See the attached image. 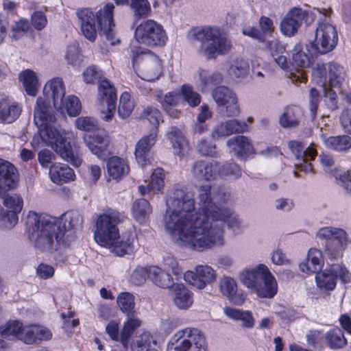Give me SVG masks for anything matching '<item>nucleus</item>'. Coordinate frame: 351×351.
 <instances>
[{"instance_id": "obj_58", "label": "nucleus", "mask_w": 351, "mask_h": 351, "mask_svg": "<svg viewBox=\"0 0 351 351\" xmlns=\"http://www.w3.org/2000/svg\"><path fill=\"white\" fill-rule=\"evenodd\" d=\"M64 106L70 117L78 115L82 108L80 99L74 95H69L66 98Z\"/></svg>"}, {"instance_id": "obj_50", "label": "nucleus", "mask_w": 351, "mask_h": 351, "mask_svg": "<svg viewBox=\"0 0 351 351\" xmlns=\"http://www.w3.org/2000/svg\"><path fill=\"white\" fill-rule=\"evenodd\" d=\"M117 302L120 310L126 315L136 312L135 310V297L131 293H121L117 296Z\"/></svg>"}, {"instance_id": "obj_49", "label": "nucleus", "mask_w": 351, "mask_h": 351, "mask_svg": "<svg viewBox=\"0 0 351 351\" xmlns=\"http://www.w3.org/2000/svg\"><path fill=\"white\" fill-rule=\"evenodd\" d=\"M26 93L35 96L38 90V79L35 73L29 69L22 71L19 75Z\"/></svg>"}, {"instance_id": "obj_19", "label": "nucleus", "mask_w": 351, "mask_h": 351, "mask_svg": "<svg viewBox=\"0 0 351 351\" xmlns=\"http://www.w3.org/2000/svg\"><path fill=\"white\" fill-rule=\"evenodd\" d=\"M6 192L0 197L3 199V202L10 210L5 211L0 207V220L8 221L10 225H14L18 222V215L23 208V199L16 194L12 195H5Z\"/></svg>"}, {"instance_id": "obj_22", "label": "nucleus", "mask_w": 351, "mask_h": 351, "mask_svg": "<svg viewBox=\"0 0 351 351\" xmlns=\"http://www.w3.org/2000/svg\"><path fill=\"white\" fill-rule=\"evenodd\" d=\"M158 134V129L152 128L147 135L144 136L137 142L134 154L138 162L141 166L149 162V153L156 142Z\"/></svg>"}, {"instance_id": "obj_15", "label": "nucleus", "mask_w": 351, "mask_h": 351, "mask_svg": "<svg viewBox=\"0 0 351 351\" xmlns=\"http://www.w3.org/2000/svg\"><path fill=\"white\" fill-rule=\"evenodd\" d=\"M114 8V6L112 3H108L96 14L99 34L104 36L112 45L119 42V40L115 38V25L113 19Z\"/></svg>"}, {"instance_id": "obj_57", "label": "nucleus", "mask_w": 351, "mask_h": 351, "mask_svg": "<svg viewBox=\"0 0 351 351\" xmlns=\"http://www.w3.org/2000/svg\"><path fill=\"white\" fill-rule=\"evenodd\" d=\"M140 117L147 119L153 125V128L158 129L160 117V112L158 109L153 106L145 107L142 110Z\"/></svg>"}, {"instance_id": "obj_40", "label": "nucleus", "mask_w": 351, "mask_h": 351, "mask_svg": "<svg viewBox=\"0 0 351 351\" xmlns=\"http://www.w3.org/2000/svg\"><path fill=\"white\" fill-rule=\"evenodd\" d=\"M264 271H267V266L260 264L256 267L243 269L239 274V279L244 285L253 290Z\"/></svg>"}, {"instance_id": "obj_18", "label": "nucleus", "mask_w": 351, "mask_h": 351, "mask_svg": "<svg viewBox=\"0 0 351 351\" xmlns=\"http://www.w3.org/2000/svg\"><path fill=\"white\" fill-rule=\"evenodd\" d=\"M195 271H187L184 274V280L196 287L202 289L206 284L211 283L216 278L215 271L208 265H197Z\"/></svg>"}, {"instance_id": "obj_52", "label": "nucleus", "mask_w": 351, "mask_h": 351, "mask_svg": "<svg viewBox=\"0 0 351 351\" xmlns=\"http://www.w3.org/2000/svg\"><path fill=\"white\" fill-rule=\"evenodd\" d=\"M180 97L184 102L187 103L191 107H196L201 102L200 95L195 91L189 85L184 84L180 88Z\"/></svg>"}, {"instance_id": "obj_41", "label": "nucleus", "mask_w": 351, "mask_h": 351, "mask_svg": "<svg viewBox=\"0 0 351 351\" xmlns=\"http://www.w3.org/2000/svg\"><path fill=\"white\" fill-rule=\"evenodd\" d=\"M173 300L178 308L187 309L193 304V294L184 285L178 284L173 289Z\"/></svg>"}, {"instance_id": "obj_35", "label": "nucleus", "mask_w": 351, "mask_h": 351, "mask_svg": "<svg viewBox=\"0 0 351 351\" xmlns=\"http://www.w3.org/2000/svg\"><path fill=\"white\" fill-rule=\"evenodd\" d=\"M302 117L303 112L299 106H289L280 116L279 123L284 128H294L300 125Z\"/></svg>"}, {"instance_id": "obj_9", "label": "nucleus", "mask_w": 351, "mask_h": 351, "mask_svg": "<svg viewBox=\"0 0 351 351\" xmlns=\"http://www.w3.org/2000/svg\"><path fill=\"white\" fill-rule=\"evenodd\" d=\"M134 38L138 43L149 47H162L167 40L162 25L152 19L146 20L136 27Z\"/></svg>"}, {"instance_id": "obj_61", "label": "nucleus", "mask_w": 351, "mask_h": 351, "mask_svg": "<svg viewBox=\"0 0 351 351\" xmlns=\"http://www.w3.org/2000/svg\"><path fill=\"white\" fill-rule=\"evenodd\" d=\"M76 128L83 131H93L97 128V121L90 117H80L75 121Z\"/></svg>"}, {"instance_id": "obj_33", "label": "nucleus", "mask_w": 351, "mask_h": 351, "mask_svg": "<svg viewBox=\"0 0 351 351\" xmlns=\"http://www.w3.org/2000/svg\"><path fill=\"white\" fill-rule=\"evenodd\" d=\"M51 337L52 332L49 328L43 326H29L24 327L22 341L27 344L38 343Z\"/></svg>"}, {"instance_id": "obj_43", "label": "nucleus", "mask_w": 351, "mask_h": 351, "mask_svg": "<svg viewBox=\"0 0 351 351\" xmlns=\"http://www.w3.org/2000/svg\"><path fill=\"white\" fill-rule=\"evenodd\" d=\"M324 144L329 149L338 152H346L351 148V137L348 135L330 136L321 135Z\"/></svg>"}, {"instance_id": "obj_47", "label": "nucleus", "mask_w": 351, "mask_h": 351, "mask_svg": "<svg viewBox=\"0 0 351 351\" xmlns=\"http://www.w3.org/2000/svg\"><path fill=\"white\" fill-rule=\"evenodd\" d=\"M218 179L237 180L242 175V169L235 162H224L221 164L219 162Z\"/></svg>"}, {"instance_id": "obj_31", "label": "nucleus", "mask_w": 351, "mask_h": 351, "mask_svg": "<svg viewBox=\"0 0 351 351\" xmlns=\"http://www.w3.org/2000/svg\"><path fill=\"white\" fill-rule=\"evenodd\" d=\"M56 222L60 229H64V237L70 239L72 230H80L82 227V217L77 211L67 212L59 219L56 218Z\"/></svg>"}, {"instance_id": "obj_55", "label": "nucleus", "mask_w": 351, "mask_h": 351, "mask_svg": "<svg viewBox=\"0 0 351 351\" xmlns=\"http://www.w3.org/2000/svg\"><path fill=\"white\" fill-rule=\"evenodd\" d=\"M165 172L162 168H156L151 176L150 182L147 184L149 190L154 193L159 192L165 185Z\"/></svg>"}, {"instance_id": "obj_2", "label": "nucleus", "mask_w": 351, "mask_h": 351, "mask_svg": "<svg viewBox=\"0 0 351 351\" xmlns=\"http://www.w3.org/2000/svg\"><path fill=\"white\" fill-rule=\"evenodd\" d=\"M38 102V107L34 109V122L40 138L47 145L51 146L63 160L75 167H80L82 160L73 152L70 143L66 142L62 133L53 126L56 121L54 110L49 106H45L41 99Z\"/></svg>"}, {"instance_id": "obj_4", "label": "nucleus", "mask_w": 351, "mask_h": 351, "mask_svg": "<svg viewBox=\"0 0 351 351\" xmlns=\"http://www.w3.org/2000/svg\"><path fill=\"white\" fill-rule=\"evenodd\" d=\"M123 221V216L114 210H108L98 216L94 232L95 241L102 247L110 248L119 238L118 225Z\"/></svg>"}, {"instance_id": "obj_26", "label": "nucleus", "mask_w": 351, "mask_h": 351, "mask_svg": "<svg viewBox=\"0 0 351 351\" xmlns=\"http://www.w3.org/2000/svg\"><path fill=\"white\" fill-rule=\"evenodd\" d=\"M302 9L291 8L285 16L280 24V32L285 36L291 37L296 34L301 24Z\"/></svg>"}, {"instance_id": "obj_20", "label": "nucleus", "mask_w": 351, "mask_h": 351, "mask_svg": "<svg viewBox=\"0 0 351 351\" xmlns=\"http://www.w3.org/2000/svg\"><path fill=\"white\" fill-rule=\"evenodd\" d=\"M247 123L244 121L230 119L213 127L210 136L215 140L226 138L232 134H242L247 130Z\"/></svg>"}, {"instance_id": "obj_29", "label": "nucleus", "mask_w": 351, "mask_h": 351, "mask_svg": "<svg viewBox=\"0 0 351 351\" xmlns=\"http://www.w3.org/2000/svg\"><path fill=\"white\" fill-rule=\"evenodd\" d=\"M21 111L18 103L11 101L5 95H0V123H13L19 118Z\"/></svg>"}, {"instance_id": "obj_10", "label": "nucleus", "mask_w": 351, "mask_h": 351, "mask_svg": "<svg viewBox=\"0 0 351 351\" xmlns=\"http://www.w3.org/2000/svg\"><path fill=\"white\" fill-rule=\"evenodd\" d=\"M338 36L335 27L328 23H319L315 38L310 41L309 47L314 53L325 54L337 45Z\"/></svg>"}, {"instance_id": "obj_63", "label": "nucleus", "mask_w": 351, "mask_h": 351, "mask_svg": "<svg viewBox=\"0 0 351 351\" xmlns=\"http://www.w3.org/2000/svg\"><path fill=\"white\" fill-rule=\"evenodd\" d=\"M149 278L148 267H137L131 275V282L135 285H141Z\"/></svg>"}, {"instance_id": "obj_42", "label": "nucleus", "mask_w": 351, "mask_h": 351, "mask_svg": "<svg viewBox=\"0 0 351 351\" xmlns=\"http://www.w3.org/2000/svg\"><path fill=\"white\" fill-rule=\"evenodd\" d=\"M107 171L110 177L114 180H120L129 172V167L122 158L113 156L107 163Z\"/></svg>"}, {"instance_id": "obj_13", "label": "nucleus", "mask_w": 351, "mask_h": 351, "mask_svg": "<svg viewBox=\"0 0 351 351\" xmlns=\"http://www.w3.org/2000/svg\"><path fill=\"white\" fill-rule=\"evenodd\" d=\"M213 98L219 107L225 108L224 114L228 117H236L240 114L236 94L226 86H220L213 90Z\"/></svg>"}, {"instance_id": "obj_5", "label": "nucleus", "mask_w": 351, "mask_h": 351, "mask_svg": "<svg viewBox=\"0 0 351 351\" xmlns=\"http://www.w3.org/2000/svg\"><path fill=\"white\" fill-rule=\"evenodd\" d=\"M194 39L208 45L204 49V54L208 59H213L217 55L227 53L231 48V43L219 29L206 27L193 32Z\"/></svg>"}, {"instance_id": "obj_27", "label": "nucleus", "mask_w": 351, "mask_h": 351, "mask_svg": "<svg viewBox=\"0 0 351 351\" xmlns=\"http://www.w3.org/2000/svg\"><path fill=\"white\" fill-rule=\"evenodd\" d=\"M83 141L90 152L98 158L102 157L103 152L110 143L109 137L104 130H98L93 135L84 134Z\"/></svg>"}, {"instance_id": "obj_44", "label": "nucleus", "mask_w": 351, "mask_h": 351, "mask_svg": "<svg viewBox=\"0 0 351 351\" xmlns=\"http://www.w3.org/2000/svg\"><path fill=\"white\" fill-rule=\"evenodd\" d=\"M249 71L247 62L241 58L231 59L228 62V74L232 77H244Z\"/></svg>"}, {"instance_id": "obj_38", "label": "nucleus", "mask_w": 351, "mask_h": 351, "mask_svg": "<svg viewBox=\"0 0 351 351\" xmlns=\"http://www.w3.org/2000/svg\"><path fill=\"white\" fill-rule=\"evenodd\" d=\"M149 278L156 286L162 289L171 288L174 285L173 278L157 266L148 267Z\"/></svg>"}, {"instance_id": "obj_14", "label": "nucleus", "mask_w": 351, "mask_h": 351, "mask_svg": "<svg viewBox=\"0 0 351 351\" xmlns=\"http://www.w3.org/2000/svg\"><path fill=\"white\" fill-rule=\"evenodd\" d=\"M288 147L295 158V167L297 169L304 173L313 171L311 163L317 156V151L313 147L305 149L302 142L300 141H290Z\"/></svg>"}, {"instance_id": "obj_28", "label": "nucleus", "mask_w": 351, "mask_h": 351, "mask_svg": "<svg viewBox=\"0 0 351 351\" xmlns=\"http://www.w3.org/2000/svg\"><path fill=\"white\" fill-rule=\"evenodd\" d=\"M253 291L261 298H271L277 293L278 286L274 276L267 267V271H264Z\"/></svg>"}, {"instance_id": "obj_36", "label": "nucleus", "mask_w": 351, "mask_h": 351, "mask_svg": "<svg viewBox=\"0 0 351 351\" xmlns=\"http://www.w3.org/2000/svg\"><path fill=\"white\" fill-rule=\"evenodd\" d=\"M49 176L51 180L57 184L72 181L75 177L73 170L67 165L62 163L51 165L49 169Z\"/></svg>"}, {"instance_id": "obj_12", "label": "nucleus", "mask_w": 351, "mask_h": 351, "mask_svg": "<svg viewBox=\"0 0 351 351\" xmlns=\"http://www.w3.org/2000/svg\"><path fill=\"white\" fill-rule=\"evenodd\" d=\"M337 278L343 283L350 280L348 269L339 264L331 265L329 269H326L315 276L317 285L321 289L330 291L335 288Z\"/></svg>"}, {"instance_id": "obj_34", "label": "nucleus", "mask_w": 351, "mask_h": 351, "mask_svg": "<svg viewBox=\"0 0 351 351\" xmlns=\"http://www.w3.org/2000/svg\"><path fill=\"white\" fill-rule=\"evenodd\" d=\"M220 291L235 305H241L245 301V295L237 291L235 280L230 277H223L219 282Z\"/></svg>"}, {"instance_id": "obj_59", "label": "nucleus", "mask_w": 351, "mask_h": 351, "mask_svg": "<svg viewBox=\"0 0 351 351\" xmlns=\"http://www.w3.org/2000/svg\"><path fill=\"white\" fill-rule=\"evenodd\" d=\"M83 81L86 84H95L103 76V73L96 66H88L82 73Z\"/></svg>"}, {"instance_id": "obj_53", "label": "nucleus", "mask_w": 351, "mask_h": 351, "mask_svg": "<svg viewBox=\"0 0 351 351\" xmlns=\"http://www.w3.org/2000/svg\"><path fill=\"white\" fill-rule=\"evenodd\" d=\"M130 8L134 16L146 18L151 12V7L147 0H130Z\"/></svg>"}, {"instance_id": "obj_45", "label": "nucleus", "mask_w": 351, "mask_h": 351, "mask_svg": "<svg viewBox=\"0 0 351 351\" xmlns=\"http://www.w3.org/2000/svg\"><path fill=\"white\" fill-rule=\"evenodd\" d=\"M327 345L333 350L343 348L348 344V341L343 331L339 328L330 330L325 335Z\"/></svg>"}, {"instance_id": "obj_56", "label": "nucleus", "mask_w": 351, "mask_h": 351, "mask_svg": "<svg viewBox=\"0 0 351 351\" xmlns=\"http://www.w3.org/2000/svg\"><path fill=\"white\" fill-rule=\"evenodd\" d=\"M196 151L204 156L218 157L216 145L206 139H201L197 142Z\"/></svg>"}, {"instance_id": "obj_6", "label": "nucleus", "mask_w": 351, "mask_h": 351, "mask_svg": "<svg viewBox=\"0 0 351 351\" xmlns=\"http://www.w3.org/2000/svg\"><path fill=\"white\" fill-rule=\"evenodd\" d=\"M206 348L203 332L196 328H186L171 337L167 351H206Z\"/></svg>"}, {"instance_id": "obj_3", "label": "nucleus", "mask_w": 351, "mask_h": 351, "mask_svg": "<svg viewBox=\"0 0 351 351\" xmlns=\"http://www.w3.org/2000/svg\"><path fill=\"white\" fill-rule=\"evenodd\" d=\"M56 218L45 214L29 211L25 226L30 240L40 251L54 252L60 246H66L71 239L64 237V230H60Z\"/></svg>"}, {"instance_id": "obj_60", "label": "nucleus", "mask_w": 351, "mask_h": 351, "mask_svg": "<svg viewBox=\"0 0 351 351\" xmlns=\"http://www.w3.org/2000/svg\"><path fill=\"white\" fill-rule=\"evenodd\" d=\"M324 104L330 112H335L339 109L337 95L335 91L330 88L324 89Z\"/></svg>"}, {"instance_id": "obj_30", "label": "nucleus", "mask_w": 351, "mask_h": 351, "mask_svg": "<svg viewBox=\"0 0 351 351\" xmlns=\"http://www.w3.org/2000/svg\"><path fill=\"white\" fill-rule=\"evenodd\" d=\"M155 99L161 104L162 109L173 118H178L181 112L174 108L180 99V92L171 91L163 95L161 92L156 93Z\"/></svg>"}, {"instance_id": "obj_62", "label": "nucleus", "mask_w": 351, "mask_h": 351, "mask_svg": "<svg viewBox=\"0 0 351 351\" xmlns=\"http://www.w3.org/2000/svg\"><path fill=\"white\" fill-rule=\"evenodd\" d=\"M265 48L267 50L271 56L282 54L285 51V47L276 39L267 40L265 41Z\"/></svg>"}, {"instance_id": "obj_1", "label": "nucleus", "mask_w": 351, "mask_h": 351, "mask_svg": "<svg viewBox=\"0 0 351 351\" xmlns=\"http://www.w3.org/2000/svg\"><path fill=\"white\" fill-rule=\"evenodd\" d=\"M195 194L175 188L169 195V208L164 218L167 231L177 241L193 250L202 252L224 244L223 225L239 230V215L222 206L229 194L220 186L202 184L195 187Z\"/></svg>"}, {"instance_id": "obj_7", "label": "nucleus", "mask_w": 351, "mask_h": 351, "mask_svg": "<svg viewBox=\"0 0 351 351\" xmlns=\"http://www.w3.org/2000/svg\"><path fill=\"white\" fill-rule=\"evenodd\" d=\"M132 53L133 67L139 77L146 81H153L160 76L162 69L157 56L141 47L134 48Z\"/></svg>"}, {"instance_id": "obj_25", "label": "nucleus", "mask_w": 351, "mask_h": 351, "mask_svg": "<svg viewBox=\"0 0 351 351\" xmlns=\"http://www.w3.org/2000/svg\"><path fill=\"white\" fill-rule=\"evenodd\" d=\"M17 178L15 167L11 162L0 158V195L14 188Z\"/></svg>"}, {"instance_id": "obj_11", "label": "nucleus", "mask_w": 351, "mask_h": 351, "mask_svg": "<svg viewBox=\"0 0 351 351\" xmlns=\"http://www.w3.org/2000/svg\"><path fill=\"white\" fill-rule=\"evenodd\" d=\"M65 93V87L62 79L60 77L51 79L45 85L43 95L37 98L34 108L38 107V101L41 99L45 106L47 105L53 109H62Z\"/></svg>"}, {"instance_id": "obj_39", "label": "nucleus", "mask_w": 351, "mask_h": 351, "mask_svg": "<svg viewBox=\"0 0 351 351\" xmlns=\"http://www.w3.org/2000/svg\"><path fill=\"white\" fill-rule=\"evenodd\" d=\"M135 235L132 232H124L119 238L114 240V243L112 245L113 251L119 256L125 254H131L134 248Z\"/></svg>"}, {"instance_id": "obj_8", "label": "nucleus", "mask_w": 351, "mask_h": 351, "mask_svg": "<svg viewBox=\"0 0 351 351\" xmlns=\"http://www.w3.org/2000/svg\"><path fill=\"white\" fill-rule=\"evenodd\" d=\"M317 237L326 240V256L331 261L337 260L343 256L348 239L347 233L341 228L325 227L319 230Z\"/></svg>"}, {"instance_id": "obj_46", "label": "nucleus", "mask_w": 351, "mask_h": 351, "mask_svg": "<svg viewBox=\"0 0 351 351\" xmlns=\"http://www.w3.org/2000/svg\"><path fill=\"white\" fill-rule=\"evenodd\" d=\"M328 77L330 86L340 87L346 81V72L341 65L331 62L328 64Z\"/></svg>"}, {"instance_id": "obj_16", "label": "nucleus", "mask_w": 351, "mask_h": 351, "mask_svg": "<svg viewBox=\"0 0 351 351\" xmlns=\"http://www.w3.org/2000/svg\"><path fill=\"white\" fill-rule=\"evenodd\" d=\"M98 92L99 101L107 105V111L102 112V119L106 121H110L112 120L116 110V90L110 81L104 78L99 82Z\"/></svg>"}, {"instance_id": "obj_51", "label": "nucleus", "mask_w": 351, "mask_h": 351, "mask_svg": "<svg viewBox=\"0 0 351 351\" xmlns=\"http://www.w3.org/2000/svg\"><path fill=\"white\" fill-rule=\"evenodd\" d=\"M132 209L134 217L140 223L144 222L146 217L152 212L149 203L144 198L136 200Z\"/></svg>"}, {"instance_id": "obj_24", "label": "nucleus", "mask_w": 351, "mask_h": 351, "mask_svg": "<svg viewBox=\"0 0 351 351\" xmlns=\"http://www.w3.org/2000/svg\"><path fill=\"white\" fill-rule=\"evenodd\" d=\"M175 155L182 157L190 149L189 141L182 130L177 126H171L166 134Z\"/></svg>"}, {"instance_id": "obj_64", "label": "nucleus", "mask_w": 351, "mask_h": 351, "mask_svg": "<svg viewBox=\"0 0 351 351\" xmlns=\"http://www.w3.org/2000/svg\"><path fill=\"white\" fill-rule=\"evenodd\" d=\"M340 124L346 133L351 134V108H344L339 117Z\"/></svg>"}, {"instance_id": "obj_23", "label": "nucleus", "mask_w": 351, "mask_h": 351, "mask_svg": "<svg viewBox=\"0 0 351 351\" xmlns=\"http://www.w3.org/2000/svg\"><path fill=\"white\" fill-rule=\"evenodd\" d=\"M219 169V162L199 160L193 164L191 172L197 180L214 181L217 180Z\"/></svg>"}, {"instance_id": "obj_17", "label": "nucleus", "mask_w": 351, "mask_h": 351, "mask_svg": "<svg viewBox=\"0 0 351 351\" xmlns=\"http://www.w3.org/2000/svg\"><path fill=\"white\" fill-rule=\"evenodd\" d=\"M293 65L298 66L295 72L290 73V79L293 83H302L306 81V73L304 69L311 64V58L303 51L300 43H296L291 51Z\"/></svg>"}, {"instance_id": "obj_37", "label": "nucleus", "mask_w": 351, "mask_h": 351, "mask_svg": "<svg viewBox=\"0 0 351 351\" xmlns=\"http://www.w3.org/2000/svg\"><path fill=\"white\" fill-rule=\"evenodd\" d=\"M322 253L320 250L311 248L308 250L306 262L300 264V269L306 274L317 273L323 265Z\"/></svg>"}, {"instance_id": "obj_21", "label": "nucleus", "mask_w": 351, "mask_h": 351, "mask_svg": "<svg viewBox=\"0 0 351 351\" xmlns=\"http://www.w3.org/2000/svg\"><path fill=\"white\" fill-rule=\"evenodd\" d=\"M76 16L82 34L91 42L97 37L96 14L89 8H83L76 11Z\"/></svg>"}, {"instance_id": "obj_54", "label": "nucleus", "mask_w": 351, "mask_h": 351, "mask_svg": "<svg viewBox=\"0 0 351 351\" xmlns=\"http://www.w3.org/2000/svg\"><path fill=\"white\" fill-rule=\"evenodd\" d=\"M199 78L204 86H213L222 82L223 75L219 71L210 72L207 70H200Z\"/></svg>"}, {"instance_id": "obj_48", "label": "nucleus", "mask_w": 351, "mask_h": 351, "mask_svg": "<svg viewBox=\"0 0 351 351\" xmlns=\"http://www.w3.org/2000/svg\"><path fill=\"white\" fill-rule=\"evenodd\" d=\"M23 328L22 324L19 321H9L0 327V335L5 338L15 337L22 340Z\"/></svg>"}, {"instance_id": "obj_32", "label": "nucleus", "mask_w": 351, "mask_h": 351, "mask_svg": "<svg viewBox=\"0 0 351 351\" xmlns=\"http://www.w3.org/2000/svg\"><path fill=\"white\" fill-rule=\"evenodd\" d=\"M226 145L232 149L235 155L240 159H245L255 154L250 139L245 136L232 137L227 141Z\"/></svg>"}]
</instances>
